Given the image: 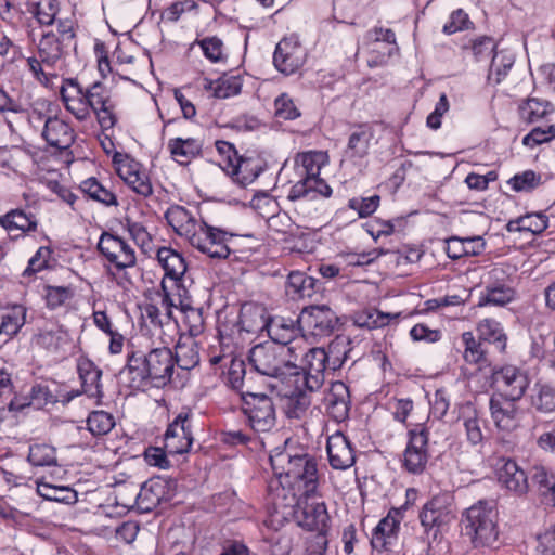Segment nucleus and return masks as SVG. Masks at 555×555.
<instances>
[{"label": "nucleus", "mask_w": 555, "mask_h": 555, "mask_svg": "<svg viewBox=\"0 0 555 555\" xmlns=\"http://www.w3.org/2000/svg\"><path fill=\"white\" fill-rule=\"evenodd\" d=\"M204 89L211 91L217 99H228L237 95L242 90V79L238 76L223 75L217 80L204 79Z\"/></svg>", "instance_id": "58836bf2"}, {"label": "nucleus", "mask_w": 555, "mask_h": 555, "mask_svg": "<svg viewBox=\"0 0 555 555\" xmlns=\"http://www.w3.org/2000/svg\"><path fill=\"white\" fill-rule=\"evenodd\" d=\"M28 462L38 467L56 466V450L47 443H36L29 447Z\"/></svg>", "instance_id": "09e8293b"}, {"label": "nucleus", "mask_w": 555, "mask_h": 555, "mask_svg": "<svg viewBox=\"0 0 555 555\" xmlns=\"http://www.w3.org/2000/svg\"><path fill=\"white\" fill-rule=\"evenodd\" d=\"M27 309L23 305H13L0 309V335L5 340L13 338L26 322Z\"/></svg>", "instance_id": "7c9ffc66"}, {"label": "nucleus", "mask_w": 555, "mask_h": 555, "mask_svg": "<svg viewBox=\"0 0 555 555\" xmlns=\"http://www.w3.org/2000/svg\"><path fill=\"white\" fill-rule=\"evenodd\" d=\"M181 309L184 313V324L188 328V335L190 337H197L205 330V320L203 317V309L191 307L181 301Z\"/></svg>", "instance_id": "5fc2aeb1"}, {"label": "nucleus", "mask_w": 555, "mask_h": 555, "mask_svg": "<svg viewBox=\"0 0 555 555\" xmlns=\"http://www.w3.org/2000/svg\"><path fill=\"white\" fill-rule=\"evenodd\" d=\"M299 375L305 388L312 392L320 389L325 379V372L331 371L325 357V348L314 347L302 354L301 365L298 366ZM299 378L296 379V383Z\"/></svg>", "instance_id": "4468645a"}, {"label": "nucleus", "mask_w": 555, "mask_h": 555, "mask_svg": "<svg viewBox=\"0 0 555 555\" xmlns=\"http://www.w3.org/2000/svg\"><path fill=\"white\" fill-rule=\"evenodd\" d=\"M37 493L48 501L73 504L77 502V492L69 487L53 486L44 481L37 482Z\"/></svg>", "instance_id": "c03bdc74"}, {"label": "nucleus", "mask_w": 555, "mask_h": 555, "mask_svg": "<svg viewBox=\"0 0 555 555\" xmlns=\"http://www.w3.org/2000/svg\"><path fill=\"white\" fill-rule=\"evenodd\" d=\"M322 154L308 151L296 156L295 163L300 177L312 179L320 176Z\"/></svg>", "instance_id": "de8ad7c7"}, {"label": "nucleus", "mask_w": 555, "mask_h": 555, "mask_svg": "<svg viewBox=\"0 0 555 555\" xmlns=\"http://www.w3.org/2000/svg\"><path fill=\"white\" fill-rule=\"evenodd\" d=\"M311 404L310 396L301 390L293 392L286 398L285 414L288 418L299 420L304 417Z\"/></svg>", "instance_id": "864d4df0"}, {"label": "nucleus", "mask_w": 555, "mask_h": 555, "mask_svg": "<svg viewBox=\"0 0 555 555\" xmlns=\"http://www.w3.org/2000/svg\"><path fill=\"white\" fill-rule=\"evenodd\" d=\"M553 112L552 103L539 98H528L518 106L519 117L526 124H535L545 119Z\"/></svg>", "instance_id": "4c0bfd02"}, {"label": "nucleus", "mask_w": 555, "mask_h": 555, "mask_svg": "<svg viewBox=\"0 0 555 555\" xmlns=\"http://www.w3.org/2000/svg\"><path fill=\"white\" fill-rule=\"evenodd\" d=\"M29 396L33 405L37 409H41L48 404L60 401V399L54 396L49 387L44 384H35L29 391ZM63 399H61V401Z\"/></svg>", "instance_id": "680f3d73"}, {"label": "nucleus", "mask_w": 555, "mask_h": 555, "mask_svg": "<svg viewBox=\"0 0 555 555\" xmlns=\"http://www.w3.org/2000/svg\"><path fill=\"white\" fill-rule=\"evenodd\" d=\"M42 137L50 146L66 150L74 143L75 132L69 124L55 116L44 120Z\"/></svg>", "instance_id": "393cba45"}, {"label": "nucleus", "mask_w": 555, "mask_h": 555, "mask_svg": "<svg viewBox=\"0 0 555 555\" xmlns=\"http://www.w3.org/2000/svg\"><path fill=\"white\" fill-rule=\"evenodd\" d=\"M98 249L117 270L133 268L137 264L134 248L120 236L103 232L98 243Z\"/></svg>", "instance_id": "ddd939ff"}, {"label": "nucleus", "mask_w": 555, "mask_h": 555, "mask_svg": "<svg viewBox=\"0 0 555 555\" xmlns=\"http://www.w3.org/2000/svg\"><path fill=\"white\" fill-rule=\"evenodd\" d=\"M61 100L77 120L85 121L96 116L103 130L113 129L117 124V105L111 91L100 81L83 87L76 78H66L60 88Z\"/></svg>", "instance_id": "f03ea898"}, {"label": "nucleus", "mask_w": 555, "mask_h": 555, "mask_svg": "<svg viewBox=\"0 0 555 555\" xmlns=\"http://www.w3.org/2000/svg\"><path fill=\"white\" fill-rule=\"evenodd\" d=\"M553 139H555L554 126H548L545 129L535 127L522 138V144L532 149L543 143L550 142Z\"/></svg>", "instance_id": "e2e57ef3"}, {"label": "nucleus", "mask_w": 555, "mask_h": 555, "mask_svg": "<svg viewBox=\"0 0 555 555\" xmlns=\"http://www.w3.org/2000/svg\"><path fill=\"white\" fill-rule=\"evenodd\" d=\"M286 331L279 339H271L254 346L248 352V362L260 375L283 380L288 375H299L296 363L299 358L297 346L292 345L293 330Z\"/></svg>", "instance_id": "20e7f679"}, {"label": "nucleus", "mask_w": 555, "mask_h": 555, "mask_svg": "<svg viewBox=\"0 0 555 555\" xmlns=\"http://www.w3.org/2000/svg\"><path fill=\"white\" fill-rule=\"evenodd\" d=\"M317 281L304 272L293 271L285 283V293L292 300L310 298L315 293Z\"/></svg>", "instance_id": "f704fd0d"}, {"label": "nucleus", "mask_w": 555, "mask_h": 555, "mask_svg": "<svg viewBox=\"0 0 555 555\" xmlns=\"http://www.w3.org/2000/svg\"><path fill=\"white\" fill-rule=\"evenodd\" d=\"M477 331L479 334L478 338L485 341L487 347L493 345L500 352L505 350L507 338L499 322L485 319L478 323Z\"/></svg>", "instance_id": "79ce46f5"}, {"label": "nucleus", "mask_w": 555, "mask_h": 555, "mask_svg": "<svg viewBox=\"0 0 555 555\" xmlns=\"http://www.w3.org/2000/svg\"><path fill=\"white\" fill-rule=\"evenodd\" d=\"M350 392L348 386L340 382H334L324 397L327 414L336 422L345 421L350 411Z\"/></svg>", "instance_id": "4be33fe9"}, {"label": "nucleus", "mask_w": 555, "mask_h": 555, "mask_svg": "<svg viewBox=\"0 0 555 555\" xmlns=\"http://www.w3.org/2000/svg\"><path fill=\"white\" fill-rule=\"evenodd\" d=\"M175 366L190 371L198 365L201 361L199 348L195 338L181 335L173 353Z\"/></svg>", "instance_id": "c85d7f7f"}, {"label": "nucleus", "mask_w": 555, "mask_h": 555, "mask_svg": "<svg viewBox=\"0 0 555 555\" xmlns=\"http://www.w3.org/2000/svg\"><path fill=\"white\" fill-rule=\"evenodd\" d=\"M503 465L499 468V481L515 495L521 496L529 490L528 475L513 460H503Z\"/></svg>", "instance_id": "cd10ccee"}, {"label": "nucleus", "mask_w": 555, "mask_h": 555, "mask_svg": "<svg viewBox=\"0 0 555 555\" xmlns=\"http://www.w3.org/2000/svg\"><path fill=\"white\" fill-rule=\"evenodd\" d=\"M77 372L81 383V389L72 390L63 396V403H68L74 398L86 395L91 399H95L96 403H101L103 389L101 383L102 371L88 358H79L77 361Z\"/></svg>", "instance_id": "2eb2a0df"}, {"label": "nucleus", "mask_w": 555, "mask_h": 555, "mask_svg": "<svg viewBox=\"0 0 555 555\" xmlns=\"http://www.w3.org/2000/svg\"><path fill=\"white\" fill-rule=\"evenodd\" d=\"M87 426L93 436H103L114 428L115 421L113 415L105 411H93L87 418Z\"/></svg>", "instance_id": "6e6d98bb"}, {"label": "nucleus", "mask_w": 555, "mask_h": 555, "mask_svg": "<svg viewBox=\"0 0 555 555\" xmlns=\"http://www.w3.org/2000/svg\"><path fill=\"white\" fill-rule=\"evenodd\" d=\"M531 486L541 498V502L555 506V474L543 466H534L531 473Z\"/></svg>", "instance_id": "473e14b6"}, {"label": "nucleus", "mask_w": 555, "mask_h": 555, "mask_svg": "<svg viewBox=\"0 0 555 555\" xmlns=\"http://www.w3.org/2000/svg\"><path fill=\"white\" fill-rule=\"evenodd\" d=\"M330 465L334 469H347L356 462V456L351 443L348 438L341 434L336 433L328 437L326 444Z\"/></svg>", "instance_id": "5701e85b"}, {"label": "nucleus", "mask_w": 555, "mask_h": 555, "mask_svg": "<svg viewBox=\"0 0 555 555\" xmlns=\"http://www.w3.org/2000/svg\"><path fill=\"white\" fill-rule=\"evenodd\" d=\"M59 12L57 0H37L35 16L41 25H52Z\"/></svg>", "instance_id": "13d9d810"}, {"label": "nucleus", "mask_w": 555, "mask_h": 555, "mask_svg": "<svg viewBox=\"0 0 555 555\" xmlns=\"http://www.w3.org/2000/svg\"><path fill=\"white\" fill-rule=\"evenodd\" d=\"M171 157L180 165H188L202 153V143L194 138H173L167 145Z\"/></svg>", "instance_id": "c9c22d12"}, {"label": "nucleus", "mask_w": 555, "mask_h": 555, "mask_svg": "<svg viewBox=\"0 0 555 555\" xmlns=\"http://www.w3.org/2000/svg\"><path fill=\"white\" fill-rule=\"evenodd\" d=\"M118 176L137 194L147 197L153 193L149 175L142 170L141 164L130 159L118 168Z\"/></svg>", "instance_id": "bb28decb"}, {"label": "nucleus", "mask_w": 555, "mask_h": 555, "mask_svg": "<svg viewBox=\"0 0 555 555\" xmlns=\"http://www.w3.org/2000/svg\"><path fill=\"white\" fill-rule=\"evenodd\" d=\"M80 190L90 198L98 201L106 206H116L118 204L116 195L104 188L95 178H89L81 182Z\"/></svg>", "instance_id": "8fccbe9b"}, {"label": "nucleus", "mask_w": 555, "mask_h": 555, "mask_svg": "<svg viewBox=\"0 0 555 555\" xmlns=\"http://www.w3.org/2000/svg\"><path fill=\"white\" fill-rule=\"evenodd\" d=\"M418 517L425 533L436 539L441 529L455 518L452 498L449 494L434 496L423 506Z\"/></svg>", "instance_id": "f8f14e48"}, {"label": "nucleus", "mask_w": 555, "mask_h": 555, "mask_svg": "<svg viewBox=\"0 0 555 555\" xmlns=\"http://www.w3.org/2000/svg\"><path fill=\"white\" fill-rule=\"evenodd\" d=\"M463 530L475 548L494 547L499 540L498 512L492 501L480 500L462 516Z\"/></svg>", "instance_id": "423d86ee"}, {"label": "nucleus", "mask_w": 555, "mask_h": 555, "mask_svg": "<svg viewBox=\"0 0 555 555\" xmlns=\"http://www.w3.org/2000/svg\"><path fill=\"white\" fill-rule=\"evenodd\" d=\"M270 463L276 477L269 486L274 507L294 506L298 495L310 498L317 492L319 476L313 456L275 449Z\"/></svg>", "instance_id": "f257e3e1"}, {"label": "nucleus", "mask_w": 555, "mask_h": 555, "mask_svg": "<svg viewBox=\"0 0 555 555\" xmlns=\"http://www.w3.org/2000/svg\"><path fill=\"white\" fill-rule=\"evenodd\" d=\"M508 184L516 192H530L541 184V176L533 170H526L511 178Z\"/></svg>", "instance_id": "4d7b16f0"}, {"label": "nucleus", "mask_w": 555, "mask_h": 555, "mask_svg": "<svg viewBox=\"0 0 555 555\" xmlns=\"http://www.w3.org/2000/svg\"><path fill=\"white\" fill-rule=\"evenodd\" d=\"M246 374L245 362L242 359L232 358L228 371V382L235 390H242Z\"/></svg>", "instance_id": "774afa93"}, {"label": "nucleus", "mask_w": 555, "mask_h": 555, "mask_svg": "<svg viewBox=\"0 0 555 555\" xmlns=\"http://www.w3.org/2000/svg\"><path fill=\"white\" fill-rule=\"evenodd\" d=\"M380 197L373 195L370 197H353L348 201V207L356 210L359 218L371 216L378 208Z\"/></svg>", "instance_id": "bf43d9fd"}, {"label": "nucleus", "mask_w": 555, "mask_h": 555, "mask_svg": "<svg viewBox=\"0 0 555 555\" xmlns=\"http://www.w3.org/2000/svg\"><path fill=\"white\" fill-rule=\"evenodd\" d=\"M196 43L202 48L204 55L214 63L223 60V42L220 38L212 36L197 40Z\"/></svg>", "instance_id": "052dcab7"}, {"label": "nucleus", "mask_w": 555, "mask_h": 555, "mask_svg": "<svg viewBox=\"0 0 555 555\" xmlns=\"http://www.w3.org/2000/svg\"><path fill=\"white\" fill-rule=\"evenodd\" d=\"M351 350V339L348 336H336L325 349V357L330 370H339L347 360Z\"/></svg>", "instance_id": "a19ab883"}, {"label": "nucleus", "mask_w": 555, "mask_h": 555, "mask_svg": "<svg viewBox=\"0 0 555 555\" xmlns=\"http://www.w3.org/2000/svg\"><path fill=\"white\" fill-rule=\"evenodd\" d=\"M503 270L493 268L489 272V281L480 293L478 306H505L515 297V291L505 283L499 282Z\"/></svg>", "instance_id": "aec40b11"}, {"label": "nucleus", "mask_w": 555, "mask_h": 555, "mask_svg": "<svg viewBox=\"0 0 555 555\" xmlns=\"http://www.w3.org/2000/svg\"><path fill=\"white\" fill-rule=\"evenodd\" d=\"M194 414L189 408H183L168 425L164 435L165 449L168 454H183L191 450Z\"/></svg>", "instance_id": "9b49d317"}, {"label": "nucleus", "mask_w": 555, "mask_h": 555, "mask_svg": "<svg viewBox=\"0 0 555 555\" xmlns=\"http://www.w3.org/2000/svg\"><path fill=\"white\" fill-rule=\"evenodd\" d=\"M531 405L540 413L554 412L555 388L550 385H535L534 393L531 397Z\"/></svg>", "instance_id": "603ef678"}, {"label": "nucleus", "mask_w": 555, "mask_h": 555, "mask_svg": "<svg viewBox=\"0 0 555 555\" xmlns=\"http://www.w3.org/2000/svg\"><path fill=\"white\" fill-rule=\"evenodd\" d=\"M305 62V50L296 35L283 38L275 48L273 63L279 72L292 75L297 72Z\"/></svg>", "instance_id": "f3484780"}, {"label": "nucleus", "mask_w": 555, "mask_h": 555, "mask_svg": "<svg viewBox=\"0 0 555 555\" xmlns=\"http://www.w3.org/2000/svg\"><path fill=\"white\" fill-rule=\"evenodd\" d=\"M0 225L9 233L21 231L22 234L35 232L38 221L33 214H27L23 209H11L0 216Z\"/></svg>", "instance_id": "e433bc0d"}, {"label": "nucleus", "mask_w": 555, "mask_h": 555, "mask_svg": "<svg viewBox=\"0 0 555 555\" xmlns=\"http://www.w3.org/2000/svg\"><path fill=\"white\" fill-rule=\"evenodd\" d=\"M533 555H555V524L537 535Z\"/></svg>", "instance_id": "0e129e2a"}, {"label": "nucleus", "mask_w": 555, "mask_h": 555, "mask_svg": "<svg viewBox=\"0 0 555 555\" xmlns=\"http://www.w3.org/2000/svg\"><path fill=\"white\" fill-rule=\"evenodd\" d=\"M173 371L172 351L167 347H160L147 353L133 351L128 354L127 364L121 373L128 375L131 388L142 389L167 386L171 382Z\"/></svg>", "instance_id": "39448f33"}, {"label": "nucleus", "mask_w": 555, "mask_h": 555, "mask_svg": "<svg viewBox=\"0 0 555 555\" xmlns=\"http://www.w3.org/2000/svg\"><path fill=\"white\" fill-rule=\"evenodd\" d=\"M492 383L499 391L496 395L512 400H520L529 386L527 374L513 365L493 370Z\"/></svg>", "instance_id": "dca6fc26"}, {"label": "nucleus", "mask_w": 555, "mask_h": 555, "mask_svg": "<svg viewBox=\"0 0 555 555\" xmlns=\"http://www.w3.org/2000/svg\"><path fill=\"white\" fill-rule=\"evenodd\" d=\"M464 345L463 359L478 369L490 365L489 348L486 343L476 338L472 332H464L461 336Z\"/></svg>", "instance_id": "c756f323"}, {"label": "nucleus", "mask_w": 555, "mask_h": 555, "mask_svg": "<svg viewBox=\"0 0 555 555\" xmlns=\"http://www.w3.org/2000/svg\"><path fill=\"white\" fill-rule=\"evenodd\" d=\"M74 22L59 20L56 31L43 33L38 43V54L46 67L53 68L66 50L75 44Z\"/></svg>", "instance_id": "6e6552de"}, {"label": "nucleus", "mask_w": 555, "mask_h": 555, "mask_svg": "<svg viewBox=\"0 0 555 555\" xmlns=\"http://www.w3.org/2000/svg\"><path fill=\"white\" fill-rule=\"evenodd\" d=\"M548 227L547 217L543 214H529L508 223V230L528 231L540 234Z\"/></svg>", "instance_id": "3c124183"}, {"label": "nucleus", "mask_w": 555, "mask_h": 555, "mask_svg": "<svg viewBox=\"0 0 555 555\" xmlns=\"http://www.w3.org/2000/svg\"><path fill=\"white\" fill-rule=\"evenodd\" d=\"M518 400L493 395L490 399L491 416L498 428L511 431L518 426Z\"/></svg>", "instance_id": "412c9836"}, {"label": "nucleus", "mask_w": 555, "mask_h": 555, "mask_svg": "<svg viewBox=\"0 0 555 555\" xmlns=\"http://www.w3.org/2000/svg\"><path fill=\"white\" fill-rule=\"evenodd\" d=\"M464 49H468V46H464ZM469 49L472 50L474 57L476 61H482L492 59L491 62V74L495 70L498 74L496 82L501 81V78L506 75L507 69H509L513 65L512 62L504 64L503 69L501 70L496 67L495 56H492V53L495 50L494 40L491 37L482 36L470 42Z\"/></svg>", "instance_id": "2f4dec72"}, {"label": "nucleus", "mask_w": 555, "mask_h": 555, "mask_svg": "<svg viewBox=\"0 0 555 555\" xmlns=\"http://www.w3.org/2000/svg\"><path fill=\"white\" fill-rule=\"evenodd\" d=\"M373 138L374 130L369 124H357L352 126L344 156L352 162L364 158L369 154Z\"/></svg>", "instance_id": "b1692460"}, {"label": "nucleus", "mask_w": 555, "mask_h": 555, "mask_svg": "<svg viewBox=\"0 0 555 555\" xmlns=\"http://www.w3.org/2000/svg\"><path fill=\"white\" fill-rule=\"evenodd\" d=\"M300 322L313 336H327L338 323L336 313L326 305L305 307Z\"/></svg>", "instance_id": "a211bd4d"}, {"label": "nucleus", "mask_w": 555, "mask_h": 555, "mask_svg": "<svg viewBox=\"0 0 555 555\" xmlns=\"http://www.w3.org/2000/svg\"><path fill=\"white\" fill-rule=\"evenodd\" d=\"M261 172V167L251 158H242L237 157V159L230 164V169L227 171L235 182L241 184L242 186H246L253 183L257 177Z\"/></svg>", "instance_id": "ea45409f"}, {"label": "nucleus", "mask_w": 555, "mask_h": 555, "mask_svg": "<svg viewBox=\"0 0 555 555\" xmlns=\"http://www.w3.org/2000/svg\"><path fill=\"white\" fill-rule=\"evenodd\" d=\"M402 519L401 511L391 508L373 531L371 544L374 548H386L396 541L400 522Z\"/></svg>", "instance_id": "a878e982"}, {"label": "nucleus", "mask_w": 555, "mask_h": 555, "mask_svg": "<svg viewBox=\"0 0 555 555\" xmlns=\"http://www.w3.org/2000/svg\"><path fill=\"white\" fill-rule=\"evenodd\" d=\"M122 227L128 231L134 243L141 248L142 253L150 256L154 250L153 238L146 227L131 218H125Z\"/></svg>", "instance_id": "a18cd8bd"}, {"label": "nucleus", "mask_w": 555, "mask_h": 555, "mask_svg": "<svg viewBox=\"0 0 555 555\" xmlns=\"http://www.w3.org/2000/svg\"><path fill=\"white\" fill-rule=\"evenodd\" d=\"M401 313H384L376 309L359 311L353 315V323L358 327L374 330L388 325L397 320Z\"/></svg>", "instance_id": "37998d69"}, {"label": "nucleus", "mask_w": 555, "mask_h": 555, "mask_svg": "<svg viewBox=\"0 0 555 555\" xmlns=\"http://www.w3.org/2000/svg\"><path fill=\"white\" fill-rule=\"evenodd\" d=\"M165 218L179 236L184 237L191 246L210 258L224 259L233 251L235 246L233 234L208 225L183 206L169 207Z\"/></svg>", "instance_id": "7ed1b4c3"}, {"label": "nucleus", "mask_w": 555, "mask_h": 555, "mask_svg": "<svg viewBox=\"0 0 555 555\" xmlns=\"http://www.w3.org/2000/svg\"><path fill=\"white\" fill-rule=\"evenodd\" d=\"M52 250L50 247L41 246L36 254L29 259L27 268L24 270V276H30L48 267V261Z\"/></svg>", "instance_id": "338daca9"}, {"label": "nucleus", "mask_w": 555, "mask_h": 555, "mask_svg": "<svg viewBox=\"0 0 555 555\" xmlns=\"http://www.w3.org/2000/svg\"><path fill=\"white\" fill-rule=\"evenodd\" d=\"M238 324L247 333L267 331L271 339H279L280 325L269 321V315L262 306L245 304L240 311Z\"/></svg>", "instance_id": "6ab92c4d"}, {"label": "nucleus", "mask_w": 555, "mask_h": 555, "mask_svg": "<svg viewBox=\"0 0 555 555\" xmlns=\"http://www.w3.org/2000/svg\"><path fill=\"white\" fill-rule=\"evenodd\" d=\"M428 435V428L423 425L409 430V440L401 459V466L406 473L421 475L426 470L430 459Z\"/></svg>", "instance_id": "9d476101"}, {"label": "nucleus", "mask_w": 555, "mask_h": 555, "mask_svg": "<svg viewBox=\"0 0 555 555\" xmlns=\"http://www.w3.org/2000/svg\"><path fill=\"white\" fill-rule=\"evenodd\" d=\"M274 106L275 115L285 120H293L300 116V113L294 104V101L286 93H282L275 99Z\"/></svg>", "instance_id": "69168bd1"}, {"label": "nucleus", "mask_w": 555, "mask_h": 555, "mask_svg": "<svg viewBox=\"0 0 555 555\" xmlns=\"http://www.w3.org/2000/svg\"><path fill=\"white\" fill-rule=\"evenodd\" d=\"M309 498L305 495L297 496V503L294 506L274 507L279 509L289 508L298 524L304 529L309 531H317L318 533L326 534L330 529V515L324 502H308ZM283 514H286L283 512Z\"/></svg>", "instance_id": "1a4fd4ad"}, {"label": "nucleus", "mask_w": 555, "mask_h": 555, "mask_svg": "<svg viewBox=\"0 0 555 555\" xmlns=\"http://www.w3.org/2000/svg\"><path fill=\"white\" fill-rule=\"evenodd\" d=\"M242 412L246 424L255 433H268L276 423L273 400L266 393L241 391Z\"/></svg>", "instance_id": "0eeeda50"}, {"label": "nucleus", "mask_w": 555, "mask_h": 555, "mask_svg": "<svg viewBox=\"0 0 555 555\" xmlns=\"http://www.w3.org/2000/svg\"><path fill=\"white\" fill-rule=\"evenodd\" d=\"M462 420L467 441L474 446L481 443L483 440L481 429L483 422L478 412L474 408L467 406L462 413Z\"/></svg>", "instance_id": "49530a36"}, {"label": "nucleus", "mask_w": 555, "mask_h": 555, "mask_svg": "<svg viewBox=\"0 0 555 555\" xmlns=\"http://www.w3.org/2000/svg\"><path fill=\"white\" fill-rule=\"evenodd\" d=\"M156 257L165 271V276L171 279L178 285L186 271L184 258L170 247L158 248Z\"/></svg>", "instance_id": "72a5a7b5"}]
</instances>
